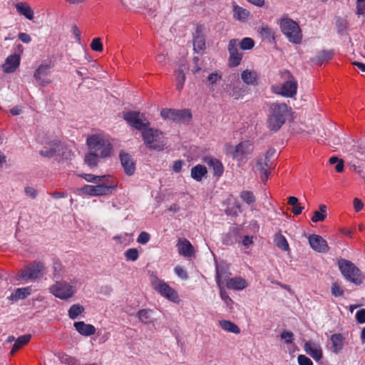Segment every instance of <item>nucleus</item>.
Wrapping results in <instances>:
<instances>
[{
  "label": "nucleus",
  "mask_w": 365,
  "mask_h": 365,
  "mask_svg": "<svg viewBox=\"0 0 365 365\" xmlns=\"http://www.w3.org/2000/svg\"><path fill=\"white\" fill-rule=\"evenodd\" d=\"M270 110L267 126L271 130L277 131L284 124L289 114V108L286 103H274L271 105Z\"/></svg>",
  "instance_id": "f257e3e1"
},
{
  "label": "nucleus",
  "mask_w": 365,
  "mask_h": 365,
  "mask_svg": "<svg viewBox=\"0 0 365 365\" xmlns=\"http://www.w3.org/2000/svg\"><path fill=\"white\" fill-rule=\"evenodd\" d=\"M88 150L103 158L109 157L113 150V145L106 137L102 135H93L86 140Z\"/></svg>",
  "instance_id": "f03ea898"
},
{
  "label": "nucleus",
  "mask_w": 365,
  "mask_h": 365,
  "mask_svg": "<svg viewBox=\"0 0 365 365\" xmlns=\"http://www.w3.org/2000/svg\"><path fill=\"white\" fill-rule=\"evenodd\" d=\"M338 267L346 280L360 285L364 282V276L361 270L351 261L341 259L338 261Z\"/></svg>",
  "instance_id": "7ed1b4c3"
},
{
  "label": "nucleus",
  "mask_w": 365,
  "mask_h": 365,
  "mask_svg": "<svg viewBox=\"0 0 365 365\" xmlns=\"http://www.w3.org/2000/svg\"><path fill=\"white\" fill-rule=\"evenodd\" d=\"M142 138L145 146L150 150L160 151L165 148V138L157 129L147 127L142 131Z\"/></svg>",
  "instance_id": "20e7f679"
},
{
  "label": "nucleus",
  "mask_w": 365,
  "mask_h": 365,
  "mask_svg": "<svg viewBox=\"0 0 365 365\" xmlns=\"http://www.w3.org/2000/svg\"><path fill=\"white\" fill-rule=\"evenodd\" d=\"M150 282L152 288L162 297L175 303L180 302L178 292L155 274H150Z\"/></svg>",
  "instance_id": "39448f33"
},
{
  "label": "nucleus",
  "mask_w": 365,
  "mask_h": 365,
  "mask_svg": "<svg viewBox=\"0 0 365 365\" xmlns=\"http://www.w3.org/2000/svg\"><path fill=\"white\" fill-rule=\"evenodd\" d=\"M279 26L283 34L288 40L295 44L300 43L302 34L297 22L289 18H284L280 21Z\"/></svg>",
  "instance_id": "423d86ee"
},
{
  "label": "nucleus",
  "mask_w": 365,
  "mask_h": 365,
  "mask_svg": "<svg viewBox=\"0 0 365 365\" xmlns=\"http://www.w3.org/2000/svg\"><path fill=\"white\" fill-rule=\"evenodd\" d=\"M45 265L41 262H34L25 266L21 269L20 274L16 277L17 280H34L43 274Z\"/></svg>",
  "instance_id": "0eeeda50"
},
{
  "label": "nucleus",
  "mask_w": 365,
  "mask_h": 365,
  "mask_svg": "<svg viewBox=\"0 0 365 365\" xmlns=\"http://www.w3.org/2000/svg\"><path fill=\"white\" fill-rule=\"evenodd\" d=\"M282 75L284 78H288L289 79L281 86H273L272 91L283 96L292 98L297 93V82L288 71H284Z\"/></svg>",
  "instance_id": "6e6552de"
},
{
  "label": "nucleus",
  "mask_w": 365,
  "mask_h": 365,
  "mask_svg": "<svg viewBox=\"0 0 365 365\" xmlns=\"http://www.w3.org/2000/svg\"><path fill=\"white\" fill-rule=\"evenodd\" d=\"M48 289L50 293L63 300L71 298L76 292L75 287L66 281H57Z\"/></svg>",
  "instance_id": "1a4fd4ad"
},
{
  "label": "nucleus",
  "mask_w": 365,
  "mask_h": 365,
  "mask_svg": "<svg viewBox=\"0 0 365 365\" xmlns=\"http://www.w3.org/2000/svg\"><path fill=\"white\" fill-rule=\"evenodd\" d=\"M123 117L130 126L141 130V132L150 125V123L146 120L145 115L138 111L125 112Z\"/></svg>",
  "instance_id": "9d476101"
},
{
  "label": "nucleus",
  "mask_w": 365,
  "mask_h": 365,
  "mask_svg": "<svg viewBox=\"0 0 365 365\" xmlns=\"http://www.w3.org/2000/svg\"><path fill=\"white\" fill-rule=\"evenodd\" d=\"M162 118L165 120H172L176 123L188 122L192 117L188 110L163 109L160 112Z\"/></svg>",
  "instance_id": "9b49d317"
},
{
  "label": "nucleus",
  "mask_w": 365,
  "mask_h": 365,
  "mask_svg": "<svg viewBox=\"0 0 365 365\" xmlns=\"http://www.w3.org/2000/svg\"><path fill=\"white\" fill-rule=\"evenodd\" d=\"M66 147L63 143L54 140L46 145L43 149L40 150L41 155L47 158H51L55 155L63 156L65 153Z\"/></svg>",
  "instance_id": "f8f14e48"
},
{
  "label": "nucleus",
  "mask_w": 365,
  "mask_h": 365,
  "mask_svg": "<svg viewBox=\"0 0 365 365\" xmlns=\"http://www.w3.org/2000/svg\"><path fill=\"white\" fill-rule=\"evenodd\" d=\"M239 43L237 39H231L228 44V51L230 53L229 65L236 67L240 64L242 58V53L238 49Z\"/></svg>",
  "instance_id": "ddd939ff"
},
{
  "label": "nucleus",
  "mask_w": 365,
  "mask_h": 365,
  "mask_svg": "<svg viewBox=\"0 0 365 365\" xmlns=\"http://www.w3.org/2000/svg\"><path fill=\"white\" fill-rule=\"evenodd\" d=\"M227 264L225 262L217 263L216 262V282L218 287L222 286L224 282L230 279L231 273Z\"/></svg>",
  "instance_id": "4468645a"
},
{
  "label": "nucleus",
  "mask_w": 365,
  "mask_h": 365,
  "mask_svg": "<svg viewBox=\"0 0 365 365\" xmlns=\"http://www.w3.org/2000/svg\"><path fill=\"white\" fill-rule=\"evenodd\" d=\"M50 68L49 64L42 63L34 72V78L43 87L51 83V81L47 78Z\"/></svg>",
  "instance_id": "2eb2a0df"
},
{
  "label": "nucleus",
  "mask_w": 365,
  "mask_h": 365,
  "mask_svg": "<svg viewBox=\"0 0 365 365\" xmlns=\"http://www.w3.org/2000/svg\"><path fill=\"white\" fill-rule=\"evenodd\" d=\"M252 149L253 146L250 141L242 142L232 151V156L233 158L242 160L247 155L250 154Z\"/></svg>",
  "instance_id": "dca6fc26"
},
{
  "label": "nucleus",
  "mask_w": 365,
  "mask_h": 365,
  "mask_svg": "<svg viewBox=\"0 0 365 365\" xmlns=\"http://www.w3.org/2000/svg\"><path fill=\"white\" fill-rule=\"evenodd\" d=\"M271 162L269 160L264 158H259L257 161L255 168L256 171L260 175L261 180L265 182L269 178L270 175L269 170L271 169Z\"/></svg>",
  "instance_id": "f3484780"
},
{
  "label": "nucleus",
  "mask_w": 365,
  "mask_h": 365,
  "mask_svg": "<svg viewBox=\"0 0 365 365\" xmlns=\"http://www.w3.org/2000/svg\"><path fill=\"white\" fill-rule=\"evenodd\" d=\"M304 350L316 361L322 359L323 354L321 346L312 341H308L304 344Z\"/></svg>",
  "instance_id": "a211bd4d"
},
{
  "label": "nucleus",
  "mask_w": 365,
  "mask_h": 365,
  "mask_svg": "<svg viewBox=\"0 0 365 365\" xmlns=\"http://www.w3.org/2000/svg\"><path fill=\"white\" fill-rule=\"evenodd\" d=\"M119 157L121 165L123 166L126 175L130 176L133 175L135 170V166L132 156L125 152H120Z\"/></svg>",
  "instance_id": "6ab92c4d"
},
{
  "label": "nucleus",
  "mask_w": 365,
  "mask_h": 365,
  "mask_svg": "<svg viewBox=\"0 0 365 365\" xmlns=\"http://www.w3.org/2000/svg\"><path fill=\"white\" fill-rule=\"evenodd\" d=\"M308 242L311 248L314 251H324L328 249L327 241L320 235H310L308 237Z\"/></svg>",
  "instance_id": "aec40b11"
},
{
  "label": "nucleus",
  "mask_w": 365,
  "mask_h": 365,
  "mask_svg": "<svg viewBox=\"0 0 365 365\" xmlns=\"http://www.w3.org/2000/svg\"><path fill=\"white\" fill-rule=\"evenodd\" d=\"M106 189L101 187L98 184L96 185H86L78 189V191L83 195H88L91 196H103L106 195Z\"/></svg>",
  "instance_id": "412c9836"
},
{
  "label": "nucleus",
  "mask_w": 365,
  "mask_h": 365,
  "mask_svg": "<svg viewBox=\"0 0 365 365\" xmlns=\"http://www.w3.org/2000/svg\"><path fill=\"white\" fill-rule=\"evenodd\" d=\"M99 179L97 184L107 190L106 195L118 187L117 180L111 175H100Z\"/></svg>",
  "instance_id": "4be33fe9"
},
{
  "label": "nucleus",
  "mask_w": 365,
  "mask_h": 365,
  "mask_svg": "<svg viewBox=\"0 0 365 365\" xmlns=\"http://www.w3.org/2000/svg\"><path fill=\"white\" fill-rule=\"evenodd\" d=\"M203 162L207 164L210 169H212L215 175L221 176L224 172V167L222 163L211 156H206L203 158Z\"/></svg>",
  "instance_id": "5701e85b"
},
{
  "label": "nucleus",
  "mask_w": 365,
  "mask_h": 365,
  "mask_svg": "<svg viewBox=\"0 0 365 365\" xmlns=\"http://www.w3.org/2000/svg\"><path fill=\"white\" fill-rule=\"evenodd\" d=\"M76 330L82 336H89L96 333V328L93 325L86 324L83 321L76 322L73 324Z\"/></svg>",
  "instance_id": "b1692460"
},
{
  "label": "nucleus",
  "mask_w": 365,
  "mask_h": 365,
  "mask_svg": "<svg viewBox=\"0 0 365 365\" xmlns=\"http://www.w3.org/2000/svg\"><path fill=\"white\" fill-rule=\"evenodd\" d=\"M232 12H233V18L239 21L245 22L248 20L250 12L240 6H238L236 2H232Z\"/></svg>",
  "instance_id": "393cba45"
},
{
  "label": "nucleus",
  "mask_w": 365,
  "mask_h": 365,
  "mask_svg": "<svg viewBox=\"0 0 365 365\" xmlns=\"http://www.w3.org/2000/svg\"><path fill=\"white\" fill-rule=\"evenodd\" d=\"M257 32L262 41L268 43H272L274 41L275 32L273 29L267 25L262 24L261 26H259Z\"/></svg>",
  "instance_id": "a878e982"
},
{
  "label": "nucleus",
  "mask_w": 365,
  "mask_h": 365,
  "mask_svg": "<svg viewBox=\"0 0 365 365\" xmlns=\"http://www.w3.org/2000/svg\"><path fill=\"white\" fill-rule=\"evenodd\" d=\"M20 58L18 55L14 54L7 57L4 65V71L6 73H11L19 66Z\"/></svg>",
  "instance_id": "bb28decb"
},
{
  "label": "nucleus",
  "mask_w": 365,
  "mask_h": 365,
  "mask_svg": "<svg viewBox=\"0 0 365 365\" xmlns=\"http://www.w3.org/2000/svg\"><path fill=\"white\" fill-rule=\"evenodd\" d=\"M247 282L242 277L230 278L226 282V287L228 289L235 290H242L247 287Z\"/></svg>",
  "instance_id": "cd10ccee"
},
{
  "label": "nucleus",
  "mask_w": 365,
  "mask_h": 365,
  "mask_svg": "<svg viewBox=\"0 0 365 365\" xmlns=\"http://www.w3.org/2000/svg\"><path fill=\"white\" fill-rule=\"evenodd\" d=\"M17 12L29 20L34 19V11L26 2H19L16 4Z\"/></svg>",
  "instance_id": "c85d7f7f"
},
{
  "label": "nucleus",
  "mask_w": 365,
  "mask_h": 365,
  "mask_svg": "<svg viewBox=\"0 0 365 365\" xmlns=\"http://www.w3.org/2000/svg\"><path fill=\"white\" fill-rule=\"evenodd\" d=\"M257 73L255 71L246 69L241 73L242 81L247 85H255L257 80Z\"/></svg>",
  "instance_id": "c756f323"
},
{
  "label": "nucleus",
  "mask_w": 365,
  "mask_h": 365,
  "mask_svg": "<svg viewBox=\"0 0 365 365\" xmlns=\"http://www.w3.org/2000/svg\"><path fill=\"white\" fill-rule=\"evenodd\" d=\"M31 338V336L30 334H25V335H22V336H20L19 337H18L16 339L15 343L14 344V345L11 349L10 354L11 355H14L23 346L28 344Z\"/></svg>",
  "instance_id": "7c9ffc66"
},
{
  "label": "nucleus",
  "mask_w": 365,
  "mask_h": 365,
  "mask_svg": "<svg viewBox=\"0 0 365 365\" xmlns=\"http://www.w3.org/2000/svg\"><path fill=\"white\" fill-rule=\"evenodd\" d=\"M333 351L336 354L339 353L344 346V337L341 334H334L331 336Z\"/></svg>",
  "instance_id": "2f4dec72"
},
{
  "label": "nucleus",
  "mask_w": 365,
  "mask_h": 365,
  "mask_svg": "<svg viewBox=\"0 0 365 365\" xmlns=\"http://www.w3.org/2000/svg\"><path fill=\"white\" fill-rule=\"evenodd\" d=\"M31 288L29 287L17 288L14 293L11 294L9 299L12 301L26 299L31 294Z\"/></svg>",
  "instance_id": "473e14b6"
},
{
  "label": "nucleus",
  "mask_w": 365,
  "mask_h": 365,
  "mask_svg": "<svg viewBox=\"0 0 365 365\" xmlns=\"http://www.w3.org/2000/svg\"><path fill=\"white\" fill-rule=\"evenodd\" d=\"M333 55V51L323 50L319 52L312 61L317 65H322L324 62L330 60Z\"/></svg>",
  "instance_id": "72a5a7b5"
},
{
  "label": "nucleus",
  "mask_w": 365,
  "mask_h": 365,
  "mask_svg": "<svg viewBox=\"0 0 365 365\" xmlns=\"http://www.w3.org/2000/svg\"><path fill=\"white\" fill-rule=\"evenodd\" d=\"M101 159H103V158L89 150L85 155L84 162L90 168L92 169L98 166Z\"/></svg>",
  "instance_id": "f704fd0d"
},
{
  "label": "nucleus",
  "mask_w": 365,
  "mask_h": 365,
  "mask_svg": "<svg viewBox=\"0 0 365 365\" xmlns=\"http://www.w3.org/2000/svg\"><path fill=\"white\" fill-rule=\"evenodd\" d=\"M207 173L205 166L197 165L191 169V177L197 181H201Z\"/></svg>",
  "instance_id": "c9c22d12"
},
{
  "label": "nucleus",
  "mask_w": 365,
  "mask_h": 365,
  "mask_svg": "<svg viewBox=\"0 0 365 365\" xmlns=\"http://www.w3.org/2000/svg\"><path fill=\"white\" fill-rule=\"evenodd\" d=\"M137 317L144 324H150L153 322V310L151 309H141L138 312Z\"/></svg>",
  "instance_id": "e433bc0d"
},
{
  "label": "nucleus",
  "mask_w": 365,
  "mask_h": 365,
  "mask_svg": "<svg viewBox=\"0 0 365 365\" xmlns=\"http://www.w3.org/2000/svg\"><path fill=\"white\" fill-rule=\"evenodd\" d=\"M274 242L276 246L282 251L289 250V244L285 237L281 233H277L274 235Z\"/></svg>",
  "instance_id": "4c0bfd02"
},
{
  "label": "nucleus",
  "mask_w": 365,
  "mask_h": 365,
  "mask_svg": "<svg viewBox=\"0 0 365 365\" xmlns=\"http://www.w3.org/2000/svg\"><path fill=\"white\" fill-rule=\"evenodd\" d=\"M220 327L225 331L239 334L240 332V328L234 322L229 320H221L220 321Z\"/></svg>",
  "instance_id": "58836bf2"
},
{
  "label": "nucleus",
  "mask_w": 365,
  "mask_h": 365,
  "mask_svg": "<svg viewBox=\"0 0 365 365\" xmlns=\"http://www.w3.org/2000/svg\"><path fill=\"white\" fill-rule=\"evenodd\" d=\"M327 216V206L324 205H319V210L314 212V215L312 217L313 222H322Z\"/></svg>",
  "instance_id": "ea45409f"
},
{
  "label": "nucleus",
  "mask_w": 365,
  "mask_h": 365,
  "mask_svg": "<svg viewBox=\"0 0 365 365\" xmlns=\"http://www.w3.org/2000/svg\"><path fill=\"white\" fill-rule=\"evenodd\" d=\"M85 311L83 306L79 304H73L68 309V317L71 319H76Z\"/></svg>",
  "instance_id": "a19ab883"
},
{
  "label": "nucleus",
  "mask_w": 365,
  "mask_h": 365,
  "mask_svg": "<svg viewBox=\"0 0 365 365\" xmlns=\"http://www.w3.org/2000/svg\"><path fill=\"white\" fill-rule=\"evenodd\" d=\"M175 81H176V89L180 91L185 81V74L182 69H178L175 72Z\"/></svg>",
  "instance_id": "79ce46f5"
},
{
  "label": "nucleus",
  "mask_w": 365,
  "mask_h": 365,
  "mask_svg": "<svg viewBox=\"0 0 365 365\" xmlns=\"http://www.w3.org/2000/svg\"><path fill=\"white\" fill-rule=\"evenodd\" d=\"M176 246L178 251H194L193 246L185 238H179Z\"/></svg>",
  "instance_id": "37998d69"
},
{
  "label": "nucleus",
  "mask_w": 365,
  "mask_h": 365,
  "mask_svg": "<svg viewBox=\"0 0 365 365\" xmlns=\"http://www.w3.org/2000/svg\"><path fill=\"white\" fill-rule=\"evenodd\" d=\"M63 265L58 259H53V277L59 279L63 276Z\"/></svg>",
  "instance_id": "c03bdc74"
},
{
  "label": "nucleus",
  "mask_w": 365,
  "mask_h": 365,
  "mask_svg": "<svg viewBox=\"0 0 365 365\" xmlns=\"http://www.w3.org/2000/svg\"><path fill=\"white\" fill-rule=\"evenodd\" d=\"M193 47L196 52H200L205 48L204 38L200 35H196L193 37Z\"/></svg>",
  "instance_id": "a18cd8bd"
},
{
  "label": "nucleus",
  "mask_w": 365,
  "mask_h": 365,
  "mask_svg": "<svg viewBox=\"0 0 365 365\" xmlns=\"http://www.w3.org/2000/svg\"><path fill=\"white\" fill-rule=\"evenodd\" d=\"M241 199L247 205H250L255 202V197L252 192L244 190L240 193Z\"/></svg>",
  "instance_id": "49530a36"
},
{
  "label": "nucleus",
  "mask_w": 365,
  "mask_h": 365,
  "mask_svg": "<svg viewBox=\"0 0 365 365\" xmlns=\"http://www.w3.org/2000/svg\"><path fill=\"white\" fill-rule=\"evenodd\" d=\"M239 46L242 50H250L255 46V41L248 37L243 38L240 42L238 41Z\"/></svg>",
  "instance_id": "de8ad7c7"
},
{
  "label": "nucleus",
  "mask_w": 365,
  "mask_h": 365,
  "mask_svg": "<svg viewBox=\"0 0 365 365\" xmlns=\"http://www.w3.org/2000/svg\"><path fill=\"white\" fill-rule=\"evenodd\" d=\"M218 287L220 289V294L222 300L225 303L227 307L231 309L233 304L232 299L229 297L223 286Z\"/></svg>",
  "instance_id": "09e8293b"
},
{
  "label": "nucleus",
  "mask_w": 365,
  "mask_h": 365,
  "mask_svg": "<svg viewBox=\"0 0 365 365\" xmlns=\"http://www.w3.org/2000/svg\"><path fill=\"white\" fill-rule=\"evenodd\" d=\"M336 26L339 33L342 34L344 32L348 26V22L346 19L338 17L336 21Z\"/></svg>",
  "instance_id": "8fccbe9b"
},
{
  "label": "nucleus",
  "mask_w": 365,
  "mask_h": 365,
  "mask_svg": "<svg viewBox=\"0 0 365 365\" xmlns=\"http://www.w3.org/2000/svg\"><path fill=\"white\" fill-rule=\"evenodd\" d=\"M132 239V235L130 234L125 233L123 235H120L119 236H116L114 237V240H116L119 244L122 245H128L129 242Z\"/></svg>",
  "instance_id": "3c124183"
},
{
  "label": "nucleus",
  "mask_w": 365,
  "mask_h": 365,
  "mask_svg": "<svg viewBox=\"0 0 365 365\" xmlns=\"http://www.w3.org/2000/svg\"><path fill=\"white\" fill-rule=\"evenodd\" d=\"M331 292L336 297H341L344 295V290L336 282L332 284L331 287Z\"/></svg>",
  "instance_id": "603ef678"
},
{
  "label": "nucleus",
  "mask_w": 365,
  "mask_h": 365,
  "mask_svg": "<svg viewBox=\"0 0 365 365\" xmlns=\"http://www.w3.org/2000/svg\"><path fill=\"white\" fill-rule=\"evenodd\" d=\"M58 358L61 362L68 365H75L76 362V360L74 358H72L71 356L65 354H60Z\"/></svg>",
  "instance_id": "864d4df0"
},
{
  "label": "nucleus",
  "mask_w": 365,
  "mask_h": 365,
  "mask_svg": "<svg viewBox=\"0 0 365 365\" xmlns=\"http://www.w3.org/2000/svg\"><path fill=\"white\" fill-rule=\"evenodd\" d=\"M91 48L95 51H102L103 47L101 39L99 38H93L91 43Z\"/></svg>",
  "instance_id": "5fc2aeb1"
},
{
  "label": "nucleus",
  "mask_w": 365,
  "mask_h": 365,
  "mask_svg": "<svg viewBox=\"0 0 365 365\" xmlns=\"http://www.w3.org/2000/svg\"><path fill=\"white\" fill-rule=\"evenodd\" d=\"M356 14L358 16L365 14V0H356Z\"/></svg>",
  "instance_id": "6e6d98bb"
},
{
  "label": "nucleus",
  "mask_w": 365,
  "mask_h": 365,
  "mask_svg": "<svg viewBox=\"0 0 365 365\" xmlns=\"http://www.w3.org/2000/svg\"><path fill=\"white\" fill-rule=\"evenodd\" d=\"M81 177L85 179L87 182L92 183H98V180H99L100 175H96L93 174H82Z\"/></svg>",
  "instance_id": "4d7b16f0"
},
{
  "label": "nucleus",
  "mask_w": 365,
  "mask_h": 365,
  "mask_svg": "<svg viewBox=\"0 0 365 365\" xmlns=\"http://www.w3.org/2000/svg\"><path fill=\"white\" fill-rule=\"evenodd\" d=\"M281 338L284 340L286 344H291L292 343L293 340V333L289 331H283L281 333Z\"/></svg>",
  "instance_id": "13d9d810"
},
{
  "label": "nucleus",
  "mask_w": 365,
  "mask_h": 365,
  "mask_svg": "<svg viewBox=\"0 0 365 365\" xmlns=\"http://www.w3.org/2000/svg\"><path fill=\"white\" fill-rule=\"evenodd\" d=\"M299 365H313L312 360L304 354H300L297 357Z\"/></svg>",
  "instance_id": "bf43d9fd"
},
{
  "label": "nucleus",
  "mask_w": 365,
  "mask_h": 365,
  "mask_svg": "<svg viewBox=\"0 0 365 365\" xmlns=\"http://www.w3.org/2000/svg\"><path fill=\"white\" fill-rule=\"evenodd\" d=\"M24 192L28 197L32 199H35L38 195V191L35 188L29 186L25 187Z\"/></svg>",
  "instance_id": "052dcab7"
},
{
  "label": "nucleus",
  "mask_w": 365,
  "mask_h": 365,
  "mask_svg": "<svg viewBox=\"0 0 365 365\" xmlns=\"http://www.w3.org/2000/svg\"><path fill=\"white\" fill-rule=\"evenodd\" d=\"M150 240V235L146 232H141L138 235L137 242L140 244H146Z\"/></svg>",
  "instance_id": "680f3d73"
},
{
  "label": "nucleus",
  "mask_w": 365,
  "mask_h": 365,
  "mask_svg": "<svg viewBox=\"0 0 365 365\" xmlns=\"http://www.w3.org/2000/svg\"><path fill=\"white\" fill-rule=\"evenodd\" d=\"M175 273L182 279H187L188 278L187 272L180 266L175 267Z\"/></svg>",
  "instance_id": "e2e57ef3"
},
{
  "label": "nucleus",
  "mask_w": 365,
  "mask_h": 365,
  "mask_svg": "<svg viewBox=\"0 0 365 365\" xmlns=\"http://www.w3.org/2000/svg\"><path fill=\"white\" fill-rule=\"evenodd\" d=\"M356 319L360 323H365V309H361L356 313Z\"/></svg>",
  "instance_id": "0e129e2a"
},
{
  "label": "nucleus",
  "mask_w": 365,
  "mask_h": 365,
  "mask_svg": "<svg viewBox=\"0 0 365 365\" xmlns=\"http://www.w3.org/2000/svg\"><path fill=\"white\" fill-rule=\"evenodd\" d=\"M221 79V76L217 73H212L209 75L207 80L211 85L216 83Z\"/></svg>",
  "instance_id": "69168bd1"
},
{
  "label": "nucleus",
  "mask_w": 365,
  "mask_h": 365,
  "mask_svg": "<svg viewBox=\"0 0 365 365\" xmlns=\"http://www.w3.org/2000/svg\"><path fill=\"white\" fill-rule=\"evenodd\" d=\"M252 237L249 235H245L243 237L242 243L244 245L245 248L248 249L251 245L253 243Z\"/></svg>",
  "instance_id": "338daca9"
},
{
  "label": "nucleus",
  "mask_w": 365,
  "mask_h": 365,
  "mask_svg": "<svg viewBox=\"0 0 365 365\" xmlns=\"http://www.w3.org/2000/svg\"><path fill=\"white\" fill-rule=\"evenodd\" d=\"M18 38L24 43H29L31 41V36L26 33H19L18 34Z\"/></svg>",
  "instance_id": "774afa93"
}]
</instances>
